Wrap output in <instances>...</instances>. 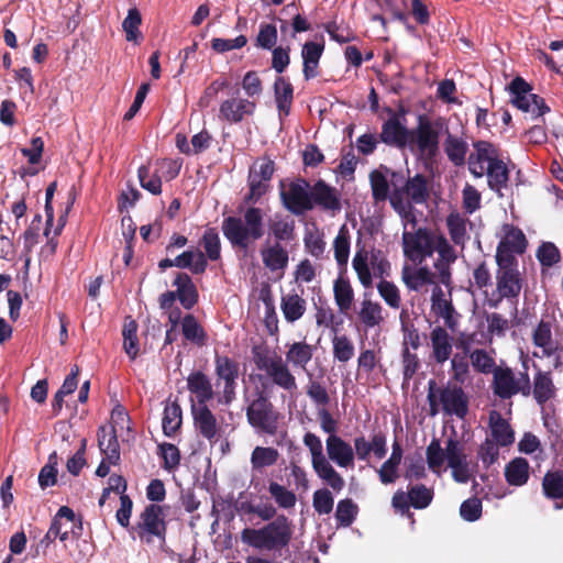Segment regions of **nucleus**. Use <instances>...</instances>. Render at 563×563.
<instances>
[{"label": "nucleus", "instance_id": "f257e3e1", "mask_svg": "<svg viewBox=\"0 0 563 563\" xmlns=\"http://www.w3.org/2000/svg\"><path fill=\"white\" fill-rule=\"evenodd\" d=\"M264 214L261 208L249 207L243 219L230 216L223 219L221 230L233 249L247 251L250 245L264 235Z\"/></svg>", "mask_w": 563, "mask_h": 563}, {"label": "nucleus", "instance_id": "f03ea898", "mask_svg": "<svg viewBox=\"0 0 563 563\" xmlns=\"http://www.w3.org/2000/svg\"><path fill=\"white\" fill-rule=\"evenodd\" d=\"M291 537V522L283 514L260 529L245 528L241 532L243 543L257 550L268 551H277L287 547Z\"/></svg>", "mask_w": 563, "mask_h": 563}, {"label": "nucleus", "instance_id": "7ed1b4c3", "mask_svg": "<svg viewBox=\"0 0 563 563\" xmlns=\"http://www.w3.org/2000/svg\"><path fill=\"white\" fill-rule=\"evenodd\" d=\"M441 128L440 119L432 121L426 114H420L417 125L410 129L407 147L423 162H434L440 152Z\"/></svg>", "mask_w": 563, "mask_h": 563}, {"label": "nucleus", "instance_id": "20e7f679", "mask_svg": "<svg viewBox=\"0 0 563 563\" xmlns=\"http://www.w3.org/2000/svg\"><path fill=\"white\" fill-rule=\"evenodd\" d=\"M252 356L257 369L264 371L276 386L289 391L297 388L296 377L280 355L272 354L267 346L255 345Z\"/></svg>", "mask_w": 563, "mask_h": 563}, {"label": "nucleus", "instance_id": "39448f33", "mask_svg": "<svg viewBox=\"0 0 563 563\" xmlns=\"http://www.w3.org/2000/svg\"><path fill=\"white\" fill-rule=\"evenodd\" d=\"M252 356L257 369L264 371L276 386L289 391L297 388L296 377L280 355L272 354L267 346L255 345Z\"/></svg>", "mask_w": 563, "mask_h": 563}, {"label": "nucleus", "instance_id": "423d86ee", "mask_svg": "<svg viewBox=\"0 0 563 563\" xmlns=\"http://www.w3.org/2000/svg\"><path fill=\"white\" fill-rule=\"evenodd\" d=\"M529 373L528 356L521 360V371L517 374L507 365H499L494 372L492 380L493 394L499 399H510L516 395L525 397L526 383Z\"/></svg>", "mask_w": 563, "mask_h": 563}, {"label": "nucleus", "instance_id": "0eeeda50", "mask_svg": "<svg viewBox=\"0 0 563 563\" xmlns=\"http://www.w3.org/2000/svg\"><path fill=\"white\" fill-rule=\"evenodd\" d=\"M440 238H445L440 232L428 228H418L415 232L402 233L404 255L413 263L421 264L432 256L434 251L439 253Z\"/></svg>", "mask_w": 563, "mask_h": 563}, {"label": "nucleus", "instance_id": "6e6552de", "mask_svg": "<svg viewBox=\"0 0 563 563\" xmlns=\"http://www.w3.org/2000/svg\"><path fill=\"white\" fill-rule=\"evenodd\" d=\"M139 539L151 544L156 538L161 544H165L167 534V522L163 507L157 504H148L139 516V520L131 527Z\"/></svg>", "mask_w": 563, "mask_h": 563}, {"label": "nucleus", "instance_id": "1a4fd4ad", "mask_svg": "<svg viewBox=\"0 0 563 563\" xmlns=\"http://www.w3.org/2000/svg\"><path fill=\"white\" fill-rule=\"evenodd\" d=\"M279 197L283 207L294 216H303L313 209L310 183L302 177L290 181L282 179Z\"/></svg>", "mask_w": 563, "mask_h": 563}, {"label": "nucleus", "instance_id": "9d476101", "mask_svg": "<svg viewBox=\"0 0 563 563\" xmlns=\"http://www.w3.org/2000/svg\"><path fill=\"white\" fill-rule=\"evenodd\" d=\"M247 422L255 429L275 435L278 429V412L263 390L255 391V398L246 408Z\"/></svg>", "mask_w": 563, "mask_h": 563}, {"label": "nucleus", "instance_id": "9b49d317", "mask_svg": "<svg viewBox=\"0 0 563 563\" xmlns=\"http://www.w3.org/2000/svg\"><path fill=\"white\" fill-rule=\"evenodd\" d=\"M275 170V162L268 156H263L254 162L249 169V192L244 198L245 203L254 205L269 191V183Z\"/></svg>", "mask_w": 563, "mask_h": 563}, {"label": "nucleus", "instance_id": "f8f14e48", "mask_svg": "<svg viewBox=\"0 0 563 563\" xmlns=\"http://www.w3.org/2000/svg\"><path fill=\"white\" fill-rule=\"evenodd\" d=\"M512 95L511 102L523 112H531L537 118L550 112L544 99L536 93H530L531 86L522 78L516 77L509 85Z\"/></svg>", "mask_w": 563, "mask_h": 563}, {"label": "nucleus", "instance_id": "ddd939ff", "mask_svg": "<svg viewBox=\"0 0 563 563\" xmlns=\"http://www.w3.org/2000/svg\"><path fill=\"white\" fill-rule=\"evenodd\" d=\"M534 373L532 379L528 374L526 383L525 397H532L538 406L543 408L549 401H552L558 395L553 374L551 371H544L537 364L533 365Z\"/></svg>", "mask_w": 563, "mask_h": 563}, {"label": "nucleus", "instance_id": "4468645a", "mask_svg": "<svg viewBox=\"0 0 563 563\" xmlns=\"http://www.w3.org/2000/svg\"><path fill=\"white\" fill-rule=\"evenodd\" d=\"M405 198L415 205H424L429 200L430 186L424 175L416 174L413 177H408L402 187H395L391 192L390 203L394 208H397Z\"/></svg>", "mask_w": 563, "mask_h": 563}, {"label": "nucleus", "instance_id": "2eb2a0df", "mask_svg": "<svg viewBox=\"0 0 563 563\" xmlns=\"http://www.w3.org/2000/svg\"><path fill=\"white\" fill-rule=\"evenodd\" d=\"M523 287V278L519 271L496 272V291L487 300L490 308H497L504 299L516 301Z\"/></svg>", "mask_w": 563, "mask_h": 563}, {"label": "nucleus", "instance_id": "dca6fc26", "mask_svg": "<svg viewBox=\"0 0 563 563\" xmlns=\"http://www.w3.org/2000/svg\"><path fill=\"white\" fill-rule=\"evenodd\" d=\"M439 401L445 415L464 419L468 413V397L461 386L438 387Z\"/></svg>", "mask_w": 563, "mask_h": 563}, {"label": "nucleus", "instance_id": "f3484780", "mask_svg": "<svg viewBox=\"0 0 563 563\" xmlns=\"http://www.w3.org/2000/svg\"><path fill=\"white\" fill-rule=\"evenodd\" d=\"M474 152L468 156V169L475 177L485 174L484 163L493 164L501 158L499 148L492 142L479 140L473 143Z\"/></svg>", "mask_w": 563, "mask_h": 563}, {"label": "nucleus", "instance_id": "a211bd4d", "mask_svg": "<svg viewBox=\"0 0 563 563\" xmlns=\"http://www.w3.org/2000/svg\"><path fill=\"white\" fill-rule=\"evenodd\" d=\"M191 416L196 431L206 440L213 443L220 438V427L208 405L191 404Z\"/></svg>", "mask_w": 563, "mask_h": 563}, {"label": "nucleus", "instance_id": "6ab92c4d", "mask_svg": "<svg viewBox=\"0 0 563 563\" xmlns=\"http://www.w3.org/2000/svg\"><path fill=\"white\" fill-rule=\"evenodd\" d=\"M353 443L354 457L361 461H367L371 453L378 460L386 456L387 439L383 431L374 432L369 441L364 435L356 437Z\"/></svg>", "mask_w": 563, "mask_h": 563}, {"label": "nucleus", "instance_id": "aec40b11", "mask_svg": "<svg viewBox=\"0 0 563 563\" xmlns=\"http://www.w3.org/2000/svg\"><path fill=\"white\" fill-rule=\"evenodd\" d=\"M256 103L249 99L231 98L222 101L219 108V119L231 124L240 123L245 117L254 114Z\"/></svg>", "mask_w": 563, "mask_h": 563}, {"label": "nucleus", "instance_id": "412c9836", "mask_svg": "<svg viewBox=\"0 0 563 563\" xmlns=\"http://www.w3.org/2000/svg\"><path fill=\"white\" fill-rule=\"evenodd\" d=\"M325 450L330 461L339 467H354L353 446L339 435H329L325 440Z\"/></svg>", "mask_w": 563, "mask_h": 563}, {"label": "nucleus", "instance_id": "4be33fe9", "mask_svg": "<svg viewBox=\"0 0 563 563\" xmlns=\"http://www.w3.org/2000/svg\"><path fill=\"white\" fill-rule=\"evenodd\" d=\"M311 199L313 208L318 206L332 212H338L342 208L339 191L322 179L317 180L311 187Z\"/></svg>", "mask_w": 563, "mask_h": 563}, {"label": "nucleus", "instance_id": "5701e85b", "mask_svg": "<svg viewBox=\"0 0 563 563\" xmlns=\"http://www.w3.org/2000/svg\"><path fill=\"white\" fill-rule=\"evenodd\" d=\"M541 492L547 500L554 503L555 510L563 509V468L545 472L541 479Z\"/></svg>", "mask_w": 563, "mask_h": 563}, {"label": "nucleus", "instance_id": "b1692460", "mask_svg": "<svg viewBox=\"0 0 563 563\" xmlns=\"http://www.w3.org/2000/svg\"><path fill=\"white\" fill-rule=\"evenodd\" d=\"M409 133L410 129L402 125L394 114L383 123L379 140L388 146L405 148L408 144Z\"/></svg>", "mask_w": 563, "mask_h": 563}, {"label": "nucleus", "instance_id": "393cba45", "mask_svg": "<svg viewBox=\"0 0 563 563\" xmlns=\"http://www.w3.org/2000/svg\"><path fill=\"white\" fill-rule=\"evenodd\" d=\"M317 16L318 11L310 19H307L301 14L294 15L291 19L292 32L295 34L314 32L316 35H323V33H328V35H338L339 26L335 21L320 22Z\"/></svg>", "mask_w": 563, "mask_h": 563}, {"label": "nucleus", "instance_id": "a878e982", "mask_svg": "<svg viewBox=\"0 0 563 563\" xmlns=\"http://www.w3.org/2000/svg\"><path fill=\"white\" fill-rule=\"evenodd\" d=\"M452 336L441 327H434L430 332V344L432 349L431 357L438 364L445 363L452 354Z\"/></svg>", "mask_w": 563, "mask_h": 563}, {"label": "nucleus", "instance_id": "bb28decb", "mask_svg": "<svg viewBox=\"0 0 563 563\" xmlns=\"http://www.w3.org/2000/svg\"><path fill=\"white\" fill-rule=\"evenodd\" d=\"M173 286L176 287L174 292L177 300H179L185 309L190 310L197 305L199 298L198 290L187 273H177Z\"/></svg>", "mask_w": 563, "mask_h": 563}, {"label": "nucleus", "instance_id": "cd10ccee", "mask_svg": "<svg viewBox=\"0 0 563 563\" xmlns=\"http://www.w3.org/2000/svg\"><path fill=\"white\" fill-rule=\"evenodd\" d=\"M532 343L542 349V356L551 357L561 350L560 344L553 339L550 321L540 320L532 332Z\"/></svg>", "mask_w": 563, "mask_h": 563}, {"label": "nucleus", "instance_id": "c85d7f7f", "mask_svg": "<svg viewBox=\"0 0 563 563\" xmlns=\"http://www.w3.org/2000/svg\"><path fill=\"white\" fill-rule=\"evenodd\" d=\"M439 241V258L434 262V268L438 272L439 282L449 286L451 284L450 265L456 261L457 256L446 238H440Z\"/></svg>", "mask_w": 563, "mask_h": 563}, {"label": "nucleus", "instance_id": "c756f323", "mask_svg": "<svg viewBox=\"0 0 563 563\" xmlns=\"http://www.w3.org/2000/svg\"><path fill=\"white\" fill-rule=\"evenodd\" d=\"M431 310L438 317L444 319V323L449 329L454 330L457 324V320L454 316L455 309L452 301L445 299L444 291L439 285H435L432 289Z\"/></svg>", "mask_w": 563, "mask_h": 563}, {"label": "nucleus", "instance_id": "7c9ffc66", "mask_svg": "<svg viewBox=\"0 0 563 563\" xmlns=\"http://www.w3.org/2000/svg\"><path fill=\"white\" fill-rule=\"evenodd\" d=\"M187 388L196 396L195 405H207L213 398L210 378L201 371H196L187 377Z\"/></svg>", "mask_w": 563, "mask_h": 563}, {"label": "nucleus", "instance_id": "2f4dec72", "mask_svg": "<svg viewBox=\"0 0 563 563\" xmlns=\"http://www.w3.org/2000/svg\"><path fill=\"white\" fill-rule=\"evenodd\" d=\"M324 51V42L308 41L303 44L301 56L303 59V76L306 80H310L318 76L319 60Z\"/></svg>", "mask_w": 563, "mask_h": 563}, {"label": "nucleus", "instance_id": "473e14b6", "mask_svg": "<svg viewBox=\"0 0 563 563\" xmlns=\"http://www.w3.org/2000/svg\"><path fill=\"white\" fill-rule=\"evenodd\" d=\"M402 454L404 451L401 444L395 440L391 445V454L389 459H387L377 471L382 484H393L399 477L398 468L402 460Z\"/></svg>", "mask_w": 563, "mask_h": 563}, {"label": "nucleus", "instance_id": "72a5a7b5", "mask_svg": "<svg viewBox=\"0 0 563 563\" xmlns=\"http://www.w3.org/2000/svg\"><path fill=\"white\" fill-rule=\"evenodd\" d=\"M489 427L493 437V441L500 446H508L515 441V433L510 424L501 415L493 410L489 413Z\"/></svg>", "mask_w": 563, "mask_h": 563}, {"label": "nucleus", "instance_id": "f704fd0d", "mask_svg": "<svg viewBox=\"0 0 563 563\" xmlns=\"http://www.w3.org/2000/svg\"><path fill=\"white\" fill-rule=\"evenodd\" d=\"M288 350L285 354L286 364H290L295 368L306 371L307 365L312 360L314 347L305 341L287 344Z\"/></svg>", "mask_w": 563, "mask_h": 563}, {"label": "nucleus", "instance_id": "c9c22d12", "mask_svg": "<svg viewBox=\"0 0 563 563\" xmlns=\"http://www.w3.org/2000/svg\"><path fill=\"white\" fill-rule=\"evenodd\" d=\"M175 267L187 268L194 275H202L208 267L206 256L200 250H187L174 258Z\"/></svg>", "mask_w": 563, "mask_h": 563}, {"label": "nucleus", "instance_id": "e433bc0d", "mask_svg": "<svg viewBox=\"0 0 563 563\" xmlns=\"http://www.w3.org/2000/svg\"><path fill=\"white\" fill-rule=\"evenodd\" d=\"M98 444L106 454L110 464H115L120 460V446L114 427H100L98 429Z\"/></svg>", "mask_w": 563, "mask_h": 563}, {"label": "nucleus", "instance_id": "4c0bfd02", "mask_svg": "<svg viewBox=\"0 0 563 563\" xmlns=\"http://www.w3.org/2000/svg\"><path fill=\"white\" fill-rule=\"evenodd\" d=\"M274 96L279 114L288 115L294 100L291 82L284 77H277L274 82Z\"/></svg>", "mask_w": 563, "mask_h": 563}, {"label": "nucleus", "instance_id": "58836bf2", "mask_svg": "<svg viewBox=\"0 0 563 563\" xmlns=\"http://www.w3.org/2000/svg\"><path fill=\"white\" fill-rule=\"evenodd\" d=\"M529 463L523 457H515L505 466V478L510 486H523L529 481Z\"/></svg>", "mask_w": 563, "mask_h": 563}, {"label": "nucleus", "instance_id": "ea45409f", "mask_svg": "<svg viewBox=\"0 0 563 563\" xmlns=\"http://www.w3.org/2000/svg\"><path fill=\"white\" fill-rule=\"evenodd\" d=\"M280 309L285 320L294 323L305 314L307 302L298 294H287L282 297Z\"/></svg>", "mask_w": 563, "mask_h": 563}, {"label": "nucleus", "instance_id": "a19ab883", "mask_svg": "<svg viewBox=\"0 0 563 563\" xmlns=\"http://www.w3.org/2000/svg\"><path fill=\"white\" fill-rule=\"evenodd\" d=\"M487 183L492 190L500 192L503 188L507 187L509 180V169L503 158L487 165L485 168Z\"/></svg>", "mask_w": 563, "mask_h": 563}, {"label": "nucleus", "instance_id": "79ce46f5", "mask_svg": "<svg viewBox=\"0 0 563 563\" xmlns=\"http://www.w3.org/2000/svg\"><path fill=\"white\" fill-rule=\"evenodd\" d=\"M468 145L466 141L452 134H448L444 141V152L449 161L457 167L465 164Z\"/></svg>", "mask_w": 563, "mask_h": 563}, {"label": "nucleus", "instance_id": "37998d69", "mask_svg": "<svg viewBox=\"0 0 563 563\" xmlns=\"http://www.w3.org/2000/svg\"><path fill=\"white\" fill-rule=\"evenodd\" d=\"M183 410L177 401L167 404L164 408L162 427L166 437H174L181 428Z\"/></svg>", "mask_w": 563, "mask_h": 563}, {"label": "nucleus", "instance_id": "c03bdc74", "mask_svg": "<svg viewBox=\"0 0 563 563\" xmlns=\"http://www.w3.org/2000/svg\"><path fill=\"white\" fill-rule=\"evenodd\" d=\"M199 245L205 250L207 262L221 258V240L217 228L208 227L199 240Z\"/></svg>", "mask_w": 563, "mask_h": 563}, {"label": "nucleus", "instance_id": "a18cd8bd", "mask_svg": "<svg viewBox=\"0 0 563 563\" xmlns=\"http://www.w3.org/2000/svg\"><path fill=\"white\" fill-rule=\"evenodd\" d=\"M264 265L272 272L284 269L288 265V252L280 243L261 251Z\"/></svg>", "mask_w": 563, "mask_h": 563}, {"label": "nucleus", "instance_id": "49530a36", "mask_svg": "<svg viewBox=\"0 0 563 563\" xmlns=\"http://www.w3.org/2000/svg\"><path fill=\"white\" fill-rule=\"evenodd\" d=\"M333 295L335 303L342 313L347 312L354 300V290L347 278L339 276L334 280Z\"/></svg>", "mask_w": 563, "mask_h": 563}, {"label": "nucleus", "instance_id": "de8ad7c7", "mask_svg": "<svg viewBox=\"0 0 563 563\" xmlns=\"http://www.w3.org/2000/svg\"><path fill=\"white\" fill-rule=\"evenodd\" d=\"M466 222L467 219L459 212H451L445 220L448 232L452 242L462 249L465 246V243L468 240Z\"/></svg>", "mask_w": 563, "mask_h": 563}, {"label": "nucleus", "instance_id": "09e8293b", "mask_svg": "<svg viewBox=\"0 0 563 563\" xmlns=\"http://www.w3.org/2000/svg\"><path fill=\"white\" fill-rule=\"evenodd\" d=\"M369 265V252L365 247L358 249L352 260V266L361 285L365 288L373 286V275Z\"/></svg>", "mask_w": 563, "mask_h": 563}, {"label": "nucleus", "instance_id": "8fccbe9b", "mask_svg": "<svg viewBox=\"0 0 563 563\" xmlns=\"http://www.w3.org/2000/svg\"><path fill=\"white\" fill-rule=\"evenodd\" d=\"M214 371L217 377L224 383H234L240 375L239 363L227 355H216Z\"/></svg>", "mask_w": 563, "mask_h": 563}, {"label": "nucleus", "instance_id": "3c124183", "mask_svg": "<svg viewBox=\"0 0 563 563\" xmlns=\"http://www.w3.org/2000/svg\"><path fill=\"white\" fill-rule=\"evenodd\" d=\"M312 468L318 477L325 482L333 490L340 492L344 488V478L335 471L328 459L313 465Z\"/></svg>", "mask_w": 563, "mask_h": 563}, {"label": "nucleus", "instance_id": "603ef678", "mask_svg": "<svg viewBox=\"0 0 563 563\" xmlns=\"http://www.w3.org/2000/svg\"><path fill=\"white\" fill-rule=\"evenodd\" d=\"M497 247L515 251L522 254L527 249V239L523 232L514 225H506L505 236L500 240Z\"/></svg>", "mask_w": 563, "mask_h": 563}, {"label": "nucleus", "instance_id": "864d4df0", "mask_svg": "<svg viewBox=\"0 0 563 563\" xmlns=\"http://www.w3.org/2000/svg\"><path fill=\"white\" fill-rule=\"evenodd\" d=\"M181 331L186 340L197 344L198 346L206 345L207 333L194 314L189 313L183 318Z\"/></svg>", "mask_w": 563, "mask_h": 563}, {"label": "nucleus", "instance_id": "5fc2aeb1", "mask_svg": "<svg viewBox=\"0 0 563 563\" xmlns=\"http://www.w3.org/2000/svg\"><path fill=\"white\" fill-rule=\"evenodd\" d=\"M383 308L378 302L369 299H364L361 303L358 318L361 322L367 328L372 329L379 325L384 318L382 316Z\"/></svg>", "mask_w": 563, "mask_h": 563}, {"label": "nucleus", "instance_id": "6e6d98bb", "mask_svg": "<svg viewBox=\"0 0 563 563\" xmlns=\"http://www.w3.org/2000/svg\"><path fill=\"white\" fill-rule=\"evenodd\" d=\"M358 506L353 499H341L336 505L334 514L338 527L346 528L352 526L358 515Z\"/></svg>", "mask_w": 563, "mask_h": 563}, {"label": "nucleus", "instance_id": "4d7b16f0", "mask_svg": "<svg viewBox=\"0 0 563 563\" xmlns=\"http://www.w3.org/2000/svg\"><path fill=\"white\" fill-rule=\"evenodd\" d=\"M406 286L415 291H419L424 285H437L435 275L427 266L415 269L411 274L404 273Z\"/></svg>", "mask_w": 563, "mask_h": 563}, {"label": "nucleus", "instance_id": "13d9d810", "mask_svg": "<svg viewBox=\"0 0 563 563\" xmlns=\"http://www.w3.org/2000/svg\"><path fill=\"white\" fill-rule=\"evenodd\" d=\"M137 323L135 320L129 318L124 322L122 335H123V349L129 357L133 361L139 355V339H137Z\"/></svg>", "mask_w": 563, "mask_h": 563}, {"label": "nucleus", "instance_id": "bf43d9fd", "mask_svg": "<svg viewBox=\"0 0 563 563\" xmlns=\"http://www.w3.org/2000/svg\"><path fill=\"white\" fill-rule=\"evenodd\" d=\"M350 234L342 225L333 241L334 258L340 267H346L350 256Z\"/></svg>", "mask_w": 563, "mask_h": 563}, {"label": "nucleus", "instance_id": "052dcab7", "mask_svg": "<svg viewBox=\"0 0 563 563\" xmlns=\"http://www.w3.org/2000/svg\"><path fill=\"white\" fill-rule=\"evenodd\" d=\"M279 453L275 448L256 446L251 455V464L254 470H262L277 463Z\"/></svg>", "mask_w": 563, "mask_h": 563}, {"label": "nucleus", "instance_id": "680f3d73", "mask_svg": "<svg viewBox=\"0 0 563 563\" xmlns=\"http://www.w3.org/2000/svg\"><path fill=\"white\" fill-rule=\"evenodd\" d=\"M332 352L334 360L340 363H347L354 356V344L351 339L345 335H334L332 339Z\"/></svg>", "mask_w": 563, "mask_h": 563}, {"label": "nucleus", "instance_id": "e2e57ef3", "mask_svg": "<svg viewBox=\"0 0 563 563\" xmlns=\"http://www.w3.org/2000/svg\"><path fill=\"white\" fill-rule=\"evenodd\" d=\"M59 457L54 451L48 455L47 463L41 468L38 474V485L42 489L54 486L57 483V466Z\"/></svg>", "mask_w": 563, "mask_h": 563}, {"label": "nucleus", "instance_id": "0e129e2a", "mask_svg": "<svg viewBox=\"0 0 563 563\" xmlns=\"http://www.w3.org/2000/svg\"><path fill=\"white\" fill-rule=\"evenodd\" d=\"M470 358L472 366L474 369L482 374H492L494 375L495 369L498 365H496L495 360L486 350L476 349L470 353Z\"/></svg>", "mask_w": 563, "mask_h": 563}, {"label": "nucleus", "instance_id": "69168bd1", "mask_svg": "<svg viewBox=\"0 0 563 563\" xmlns=\"http://www.w3.org/2000/svg\"><path fill=\"white\" fill-rule=\"evenodd\" d=\"M410 505L416 509L427 508L433 499V489L423 484L411 486L408 490Z\"/></svg>", "mask_w": 563, "mask_h": 563}, {"label": "nucleus", "instance_id": "338daca9", "mask_svg": "<svg viewBox=\"0 0 563 563\" xmlns=\"http://www.w3.org/2000/svg\"><path fill=\"white\" fill-rule=\"evenodd\" d=\"M268 492L280 508L289 509L295 507L297 501L296 495L285 486L276 482H271Z\"/></svg>", "mask_w": 563, "mask_h": 563}, {"label": "nucleus", "instance_id": "774afa93", "mask_svg": "<svg viewBox=\"0 0 563 563\" xmlns=\"http://www.w3.org/2000/svg\"><path fill=\"white\" fill-rule=\"evenodd\" d=\"M271 234L275 238L276 243L282 241H291L295 239V221L278 219L269 223Z\"/></svg>", "mask_w": 563, "mask_h": 563}]
</instances>
